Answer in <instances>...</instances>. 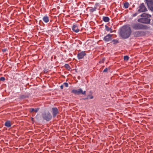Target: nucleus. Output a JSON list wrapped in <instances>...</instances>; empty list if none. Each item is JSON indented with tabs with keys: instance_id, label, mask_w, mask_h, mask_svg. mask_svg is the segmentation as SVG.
<instances>
[{
	"instance_id": "nucleus-17",
	"label": "nucleus",
	"mask_w": 153,
	"mask_h": 153,
	"mask_svg": "<svg viewBox=\"0 0 153 153\" xmlns=\"http://www.w3.org/2000/svg\"><path fill=\"white\" fill-rule=\"evenodd\" d=\"M111 42H113V43L114 45H116L120 42L119 40L117 39L112 40L111 41Z\"/></svg>"
},
{
	"instance_id": "nucleus-19",
	"label": "nucleus",
	"mask_w": 153,
	"mask_h": 153,
	"mask_svg": "<svg viewBox=\"0 0 153 153\" xmlns=\"http://www.w3.org/2000/svg\"><path fill=\"white\" fill-rule=\"evenodd\" d=\"M102 20L104 22H107L109 21L110 19L108 17L103 16L102 18Z\"/></svg>"
},
{
	"instance_id": "nucleus-30",
	"label": "nucleus",
	"mask_w": 153,
	"mask_h": 153,
	"mask_svg": "<svg viewBox=\"0 0 153 153\" xmlns=\"http://www.w3.org/2000/svg\"><path fill=\"white\" fill-rule=\"evenodd\" d=\"M99 6V4L98 3H96V4H95V6L94 7H96V9H97V6Z\"/></svg>"
},
{
	"instance_id": "nucleus-1",
	"label": "nucleus",
	"mask_w": 153,
	"mask_h": 153,
	"mask_svg": "<svg viewBox=\"0 0 153 153\" xmlns=\"http://www.w3.org/2000/svg\"><path fill=\"white\" fill-rule=\"evenodd\" d=\"M131 33L130 27L126 25L123 26L120 29V34L123 39L128 38L130 36Z\"/></svg>"
},
{
	"instance_id": "nucleus-10",
	"label": "nucleus",
	"mask_w": 153,
	"mask_h": 153,
	"mask_svg": "<svg viewBox=\"0 0 153 153\" xmlns=\"http://www.w3.org/2000/svg\"><path fill=\"white\" fill-rule=\"evenodd\" d=\"M51 112L53 117L54 118L57 114H59V111L57 108L53 107L52 108Z\"/></svg>"
},
{
	"instance_id": "nucleus-9",
	"label": "nucleus",
	"mask_w": 153,
	"mask_h": 153,
	"mask_svg": "<svg viewBox=\"0 0 153 153\" xmlns=\"http://www.w3.org/2000/svg\"><path fill=\"white\" fill-rule=\"evenodd\" d=\"M113 35L109 33L105 36L103 39V40L105 42L111 41L113 39L112 36Z\"/></svg>"
},
{
	"instance_id": "nucleus-35",
	"label": "nucleus",
	"mask_w": 153,
	"mask_h": 153,
	"mask_svg": "<svg viewBox=\"0 0 153 153\" xmlns=\"http://www.w3.org/2000/svg\"><path fill=\"white\" fill-rule=\"evenodd\" d=\"M44 72H46V73H47V70H45V71Z\"/></svg>"
},
{
	"instance_id": "nucleus-12",
	"label": "nucleus",
	"mask_w": 153,
	"mask_h": 153,
	"mask_svg": "<svg viewBox=\"0 0 153 153\" xmlns=\"http://www.w3.org/2000/svg\"><path fill=\"white\" fill-rule=\"evenodd\" d=\"M30 93H27L25 94L21 95L19 97V99L21 100L23 99L28 98L30 96Z\"/></svg>"
},
{
	"instance_id": "nucleus-4",
	"label": "nucleus",
	"mask_w": 153,
	"mask_h": 153,
	"mask_svg": "<svg viewBox=\"0 0 153 153\" xmlns=\"http://www.w3.org/2000/svg\"><path fill=\"white\" fill-rule=\"evenodd\" d=\"M42 116L43 120L47 121H50L52 117L51 114L49 111L44 112L42 114Z\"/></svg>"
},
{
	"instance_id": "nucleus-2",
	"label": "nucleus",
	"mask_w": 153,
	"mask_h": 153,
	"mask_svg": "<svg viewBox=\"0 0 153 153\" xmlns=\"http://www.w3.org/2000/svg\"><path fill=\"white\" fill-rule=\"evenodd\" d=\"M140 16L142 18L137 20L138 22L145 24H150L151 19L149 18L151 17V15L143 13Z\"/></svg>"
},
{
	"instance_id": "nucleus-14",
	"label": "nucleus",
	"mask_w": 153,
	"mask_h": 153,
	"mask_svg": "<svg viewBox=\"0 0 153 153\" xmlns=\"http://www.w3.org/2000/svg\"><path fill=\"white\" fill-rule=\"evenodd\" d=\"M39 109L40 108H35V109L34 108H30L29 109V111L30 113H32L33 112H35L36 113H37L38 112Z\"/></svg>"
},
{
	"instance_id": "nucleus-31",
	"label": "nucleus",
	"mask_w": 153,
	"mask_h": 153,
	"mask_svg": "<svg viewBox=\"0 0 153 153\" xmlns=\"http://www.w3.org/2000/svg\"><path fill=\"white\" fill-rule=\"evenodd\" d=\"M105 60V58L104 57L102 58V63H104V61Z\"/></svg>"
},
{
	"instance_id": "nucleus-23",
	"label": "nucleus",
	"mask_w": 153,
	"mask_h": 153,
	"mask_svg": "<svg viewBox=\"0 0 153 153\" xmlns=\"http://www.w3.org/2000/svg\"><path fill=\"white\" fill-rule=\"evenodd\" d=\"M93 98V96H91V97H90L88 95L86 97L82 98V99L84 100H88V99H92Z\"/></svg>"
},
{
	"instance_id": "nucleus-32",
	"label": "nucleus",
	"mask_w": 153,
	"mask_h": 153,
	"mask_svg": "<svg viewBox=\"0 0 153 153\" xmlns=\"http://www.w3.org/2000/svg\"><path fill=\"white\" fill-rule=\"evenodd\" d=\"M61 89H62L63 88V85H62L60 86Z\"/></svg>"
},
{
	"instance_id": "nucleus-8",
	"label": "nucleus",
	"mask_w": 153,
	"mask_h": 153,
	"mask_svg": "<svg viewBox=\"0 0 153 153\" xmlns=\"http://www.w3.org/2000/svg\"><path fill=\"white\" fill-rule=\"evenodd\" d=\"M138 8L139 9L138 10V12L139 13L146 12L147 11V9L143 3L141 4L139 6Z\"/></svg>"
},
{
	"instance_id": "nucleus-5",
	"label": "nucleus",
	"mask_w": 153,
	"mask_h": 153,
	"mask_svg": "<svg viewBox=\"0 0 153 153\" xmlns=\"http://www.w3.org/2000/svg\"><path fill=\"white\" fill-rule=\"evenodd\" d=\"M146 34V31L142 30L136 31L133 34L134 37H136L144 36Z\"/></svg>"
},
{
	"instance_id": "nucleus-26",
	"label": "nucleus",
	"mask_w": 153,
	"mask_h": 153,
	"mask_svg": "<svg viewBox=\"0 0 153 153\" xmlns=\"http://www.w3.org/2000/svg\"><path fill=\"white\" fill-rule=\"evenodd\" d=\"M138 13H139L138 12V11H137V12L133 14L132 15V17H134L135 16H136L138 14Z\"/></svg>"
},
{
	"instance_id": "nucleus-6",
	"label": "nucleus",
	"mask_w": 153,
	"mask_h": 153,
	"mask_svg": "<svg viewBox=\"0 0 153 153\" xmlns=\"http://www.w3.org/2000/svg\"><path fill=\"white\" fill-rule=\"evenodd\" d=\"M71 92L76 95L82 94L86 95V91H83L81 88L77 90L73 89L71 91Z\"/></svg>"
},
{
	"instance_id": "nucleus-33",
	"label": "nucleus",
	"mask_w": 153,
	"mask_h": 153,
	"mask_svg": "<svg viewBox=\"0 0 153 153\" xmlns=\"http://www.w3.org/2000/svg\"><path fill=\"white\" fill-rule=\"evenodd\" d=\"M102 61H100L99 62V63H101L102 62Z\"/></svg>"
},
{
	"instance_id": "nucleus-24",
	"label": "nucleus",
	"mask_w": 153,
	"mask_h": 153,
	"mask_svg": "<svg viewBox=\"0 0 153 153\" xmlns=\"http://www.w3.org/2000/svg\"><path fill=\"white\" fill-rule=\"evenodd\" d=\"M129 58V57L128 56H124V60L128 61Z\"/></svg>"
},
{
	"instance_id": "nucleus-13",
	"label": "nucleus",
	"mask_w": 153,
	"mask_h": 153,
	"mask_svg": "<svg viewBox=\"0 0 153 153\" xmlns=\"http://www.w3.org/2000/svg\"><path fill=\"white\" fill-rule=\"evenodd\" d=\"M72 30L73 31L76 33H78L79 31V30L78 28V26L76 24L74 25H73Z\"/></svg>"
},
{
	"instance_id": "nucleus-28",
	"label": "nucleus",
	"mask_w": 153,
	"mask_h": 153,
	"mask_svg": "<svg viewBox=\"0 0 153 153\" xmlns=\"http://www.w3.org/2000/svg\"><path fill=\"white\" fill-rule=\"evenodd\" d=\"M5 80V78L4 77H1L0 78V81H4Z\"/></svg>"
},
{
	"instance_id": "nucleus-25",
	"label": "nucleus",
	"mask_w": 153,
	"mask_h": 153,
	"mask_svg": "<svg viewBox=\"0 0 153 153\" xmlns=\"http://www.w3.org/2000/svg\"><path fill=\"white\" fill-rule=\"evenodd\" d=\"M110 69V67L108 68H106L103 71V72L104 73H106L108 72V70Z\"/></svg>"
},
{
	"instance_id": "nucleus-15",
	"label": "nucleus",
	"mask_w": 153,
	"mask_h": 153,
	"mask_svg": "<svg viewBox=\"0 0 153 153\" xmlns=\"http://www.w3.org/2000/svg\"><path fill=\"white\" fill-rule=\"evenodd\" d=\"M42 19L45 23H48L49 21V17L47 15H45L43 17Z\"/></svg>"
},
{
	"instance_id": "nucleus-16",
	"label": "nucleus",
	"mask_w": 153,
	"mask_h": 153,
	"mask_svg": "<svg viewBox=\"0 0 153 153\" xmlns=\"http://www.w3.org/2000/svg\"><path fill=\"white\" fill-rule=\"evenodd\" d=\"M88 8H90V9L89 10V11L91 13H93V12L96 11L97 10L96 7H88L87 8L86 10H87Z\"/></svg>"
},
{
	"instance_id": "nucleus-18",
	"label": "nucleus",
	"mask_w": 153,
	"mask_h": 153,
	"mask_svg": "<svg viewBox=\"0 0 153 153\" xmlns=\"http://www.w3.org/2000/svg\"><path fill=\"white\" fill-rule=\"evenodd\" d=\"M4 125L7 127H10L11 126V124L9 120L7 121L5 123Z\"/></svg>"
},
{
	"instance_id": "nucleus-7",
	"label": "nucleus",
	"mask_w": 153,
	"mask_h": 153,
	"mask_svg": "<svg viewBox=\"0 0 153 153\" xmlns=\"http://www.w3.org/2000/svg\"><path fill=\"white\" fill-rule=\"evenodd\" d=\"M144 2L146 4L148 8L153 11V0H145Z\"/></svg>"
},
{
	"instance_id": "nucleus-29",
	"label": "nucleus",
	"mask_w": 153,
	"mask_h": 153,
	"mask_svg": "<svg viewBox=\"0 0 153 153\" xmlns=\"http://www.w3.org/2000/svg\"><path fill=\"white\" fill-rule=\"evenodd\" d=\"M8 50L7 48H4L2 49V52L3 53H4L6 51H7Z\"/></svg>"
},
{
	"instance_id": "nucleus-11",
	"label": "nucleus",
	"mask_w": 153,
	"mask_h": 153,
	"mask_svg": "<svg viewBox=\"0 0 153 153\" xmlns=\"http://www.w3.org/2000/svg\"><path fill=\"white\" fill-rule=\"evenodd\" d=\"M86 55L85 51H82L77 54V57L78 59H83Z\"/></svg>"
},
{
	"instance_id": "nucleus-22",
	"label": "nucleus",
	"mask_w": 153,
	"mask_h": 153,
	"mask_svg": "<svg viewBox=\"0 0 153 153\" xmlns=\"http://www.w3.org/2000/svg\"><path fill=\"white\" fill-rule=\"evenodd\" d=\"M129 4L128 2H125L124 4V7L125 8H127L129 7Z\"/></svg>"
},
{
	"instance_id": "nucleus-20",
	"label": "nucleus",
	"mask_w": 153,
	"mask_h": 153,
	"mask_svg": "<svg viewBox=\"0 0 153 153\" xmlns=\"http://www.w3.org/2000/svg\"><path fill=\"white\" fill-rule=\"evenodd\" d=\"M105 29L106 31H110V33L113 32L112 29L111 27H109L107 25H106L105 26Z\"/></svg>"
},
{
	"instance_id": "nucleus-36",
	"label": "nucleus",
	"mask_w": 153,
	"mask_h": 153,
	"mask_svg": "<svg viewBox=\"0 0 153 153\" xmlns=\"http://www.w3.org/2000/svg\"><path fill=\"white\" fill-rule=\"evenodd\" d=\"M80 76H78V79H79V78H80Z\"/></svg>"
},
{
	"instance_id": "nucleus-3",
	"label": "nucleus",
	"mask_w": 153,
	"mask_h": 153,
	"mask_svg": "<svg viewBox=\"0 0 153 153\" xmlns=\"http://www.w3.org/2000/svg\"><path fill=\"white\" fill-rule=\"evenodd\" d=\"M131 26L135 30H147L149 28L147 26L140 23H134Z\"/></svg>"
},
{
	"instance_id": "nucleus-34",
	"label": "nucleus",
	"mask_w": 153,
	"mask_h": 153,
	"mask_svg": "<svg viewBox=\"0 0 153 153\" xmlns=\"http://www.w3.org/2000/svg\"><path fill=\"white\" fill-rule=\"evenodd\" d=\"M33 118L32 117V118H31V120H32V121H33Z\"/></svg>"
},
{
	"instance_id": "nucleus-27",
	"label": "nucleus",
	"mask_w": 153,
	"mask_h": 153,
	"mask_svg": "<svg viewBox=\"0 0 153 153\" xmlns=\"http://www.w3.org/2000/svg\"><path fill=\"white\" fill-rule=\"evenodd\" d=\"M63 85H64L66 87H68V84L67 82L64 83Z\"/></svg>"
},
{
	"instance_id": "nucleus-21",
	"label": "nucleus",
	"mask_w": 153,
	"mask_h": 153,
	"mask_svg": "<svg viewBox=\"0 0 153 153\" xmlns=\"http://www.w3.org/2000/svg\"><path fill=\"white\" fill-rule=\"evenodd\" d=\"M64 67L68 70L70 71L71 69V67L68 64H66L64 65Z\"/></svg>"
}]
</instances>
